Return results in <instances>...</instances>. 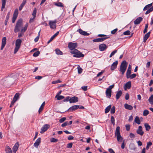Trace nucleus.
Listing matches in <instances>:
<instances>
[{"label":"nucleus","instance_id":"1","mask_svg":"<svg viewBox=\"0 0 153 153\" xmlns=\"http://www.w3.org/2000/svg\"><path fill=\"white\" fill-rule=\"evenodd\" d=\"M23 23L22 20V19H19L17 22L15 26L14 31L15 33H16L19 31L20 30L23 28L22 27Z\"/></svg>","mask_w":153,"mask_h":153},{"label":"nucleus","instance_id":"2","mask_svg":"<svg viewBox=\"0 0 153 153\" xmlns=\"http://www.w3.org/2000/svg\"><path fill=\"white\" fill-rule=\"evenodd\" d=\"M70 53L72 54H74L73 56L74 57L80 58L83 57L84 56V54L82 53L77 49H74L73 51H71Z\"/></svg>","mask_w":153,"mask_h":153},{"label":"nucleus","instance_id":"3","mask_svg":"<svg viewBox=\"0 0 153 153\" xmlns=\"http://www.w3.org/2000/svg\"><path fill=\"white\" fill-rule=\"evenodd\" d=\"M127 63L126 61L124 60L123 61L120 66V71L121 72L122 74H124L127 67Z\"/></svg>","mask_w":153,"mask_h":153},{"label":"nucleus","instance_id":"4","mask_svg":"<svg viewBox=\"0 0 153 153\" xmlns=\"http://www.w3.org/2000/svg\"><path fill=\"white\" fill-rule=\"evenodd\" d=\"M22 41L20 39H17L16 41V47L14 50V53L15 54L18 51L21 45Z\"/></svg>","mask_w":153,"mask_h":153},{"label":"nucleus","instance_id":"5","mask_svg":"<svg viewBox=\"0 0 153 153\" xmlns=\"http://www.w3.org/2000/svg\"><path fill=\"white\" fill-rule=\"evenodd\" d=\"M120 127L117 126L116 129L115 136H117V140L120 142L122 141L123 138L120 135Z\"/></svg>","mask_w":153,"mask_h":153},{"label":"nucleus","instance_id":"6","mask_svg":"<svg viewBox=\"0 0 153 153\" xmlns=\"http://www.w3.org/2000/svg\"><path fill=\"white\" fill-rule=\"evenodd\" d=\"M28 24L26 23L23 28H22L21 30V32L18 33V37L20 38L22 37L24 34V32L27 30L28 27Z\"/></svg>","mask_w":153,"mask_h":153},{"label":"nucleus","instance_id":"7","mask_svg":"<svg viewBox=\"0 0 153 153\" xmlns=\"http://www.w3.org/2000/svg\"><path fill=\"white\" fill-rule=\"evenodd\" d=\"M77 45L76 43L69 42L68 44V47L71 51H73L77 47Z\"/></svg>","mask_w":153,"mask_h":153},{"label":"nucleus","instance_id":"8","mask_svg":"<svg viewBox=\"0 0 153 153\" xmlns=\"http://www.w3.org/2000/svg\"><path fill=\"white\" fill-rule=\"evenodd\" d=\"M50 126L49 124H46L44 125L40 131V133L42 134L47 131V130L50 128Z\"/></svg>","mask_w":153,"mask_h":153},{"label":"nucleus","instance_id":"9","mask_svg":"<svg viewBox=\"0 0 153 153\" xmlns=\"http://www.w3.org/2000/svg\"><path fill=\"white\" fill-rule=\"evenodd\" d=\"M56 20L54 21H50L49 22V25L50 26V28L52 29H55L56 27Z\"/></svg>","mask_w":153,"mask_h":153},{"label":"nucleus","instance_id":"10","mask_svg":"<svg viewBox=\"0 0 153 153\" xmlns=\"http://www.w3.org/2000/svg\"><path fill=\"white\" fill-rule=\"evenodd\" d=\"M18 14V10L17 9H16L13 14L12 18V22L13 23L15 22L16 18H17Z\"/></svg>","mask_w":153,"mask_h":153},{"label":"nucleus","instance_id":"11","mask_svg":"<svg viewBox=\"0 0 153 153\" xmlns=\"http://www.w3.org/2000/svg\"><path fill=\"white\" fill-rule=\"evenodd\" d=\"M108 38L109 37L98 38L93 39V41L94 42H102Z\"/></svg>","mask_w":153,"mask_h":153},{"label":"nucleus","instance_id":"12","mask_svg":"<svg viewBox=\"0 0 153 153\" xmlns=\"http://www.w3.org/2000/svg\"><path fill=\"white\" fill-rule=\"evenodd\" d=\"M6 38L5 37L2 38L1 41V50H2L4 47L6 43Z\"/></svg>","mask_w":153,"mask_h":153},{"label":"nucleus","instance_id":"13","mask_svg":"<svg viewBox=\"0 0 153 153\" xmlns=\"http://www.w3.org/2000/svg\"><path fill=\"white\" fill-rule=\"evenodd\" d=\"M107 48L106 45L104 44H102L99 45V50L101 51H103Z\"/></svg>","mask_w":153,"mask_h":153},{"label":"nucleus","instance_id":"14","mask_svg":"<svg viewBox=\"0 0 153 153\" xmlns=\"http://www.w3.org/2000/svg\"><path fill=\"white\" fill-rule=\"evenodd\" d=\"M79 108V105H74L73 106L71 107H70L68 110V111L70 112L73 111H75L78 108Z\"/></svg>","mask_w":153,"mask_h":153},{"label":"nucleus","instance_id":"15","mask_svg":"<svg viewBox=\"0 0 153 153\" xmlns=\"http://www.w3.org/2000/svg\"><path fill=\"white\" fill-rule=\"evenodd\" d=\"M78 98L77 97L74 96L71 98V97L70 100V103L76 102L78 101Z\"/></svg>","mask_w":153,"mask_h":153},{"label":"nucleus","instance_id":"16","mask_svg":"<svg viewBox=\"0 0 153 153\" xmlns=\"http://www.w3.org/2000/svg\"><path fill=\"white\" fill-rule=\"evenodd\" d=\"M137 134L140 135L141 136L143 135L144 132L142 130V127L141 126H139L138 127V129L137 130Z\"/></svg>","mask_w":153,"mask_h":153},{"label":"nucleus","instance_id":"17","mask_svg":"<svg viewBox=\"0 0 153 153\" xmlns=\"http://www.w3.org/2000/svg\"><path fill=\"white\" fill-rule=\"evenodd\" d=\"M118 63V62L117 61H116L113 63L111 67V71L114 70L117 68Z\"/></svg>","mask_w":153,"mask_h":153},{"label":"nucleus","instance_id":"18","mask_svg":"<svg viewBox=\"0 0 153 153\" xmlns=\"http://www.w3.org/2000/svg\"><path fill=\"white\" fill-rule=\"evenodd\" d=\"M143 18L141 17H139L134 21V23L136 25H138L140 24Z\"/></svg>","mask_w":153,"mask_h":153},{"label":"nucleus","instance_id":"19","mask_svg":"<svg viewBox=\"0 0 153 153\" xmlns=\"http://www.w3.org/2000/svg\"><path fill=\"white\" fill-rule=\"evenodd\" d=\"M78 31L79 33L82 35L85 36H88L89 35V34L87 32L83 31L80 28L78 30Z\"/></svg>","mask_w":153,"mask_h":153},{"label":"nucleus","instance_id":"20","mask_svg":"<svg viewBox=\"0 0 153 153\" xmlns=\"http://www.w3.org/2000/svg\"><path fill=\"white\" fill-rule=\"evenodd\" d=\"M41 138L40 137L38 138L36 140L35 142L34 143V146L36 148H37L41 142Z\"/></svg>","mask_w":153,"mask_h":153},{"label":"nucleus","instance_id":"21","mask_svg":"<svg viewBox=\"0 0 153 153\" xmlns=\"http://www.w3.org/2000/svg\"><path fill=\"white\" fill-rule=\"evenodd\" d=\"M19 144L18 143H16L13 148V153H16L18 150L19 147Z\"/></svg>","mask_w":153,"mask_h":153},{"label":"nucleus","instance_id":"22","mask_svg":"<svg viewBox=\"0 0 153 153\" xmlns=\"http://www.w3.org/2000/svg\"><path fill=\"white\" fill-rule=\"evenodd\" d=\"M106 97L110 98L111 95V91L107 89L105 92Z\"/></svg>","mask_w":153,"mask_h":153},{"label":"nucleus","instance_id":"23","mask_svg":"<svg viewBox=\"0 0 153 153\" xmlns=\"http://www.w3.org/2000/svg\"><path fill=\"white\" fill-rule=\"evenodd\" d=\"M150 32H149L146 33L144 36L143 37V42H146L147 39L149 37L150 35Z\"/></svg>","mask_w":153,"mask_h":153},{"label":"nucleus","instance_id":"24","mask_svg":"<svg viewBox=\"0 0 153 153\" xmlns=\"http://www.w3.org/2000/svg\"><path fill=\"white\" fill-rule=\"evenodd\" d=\"M122 94V92L120 90L117 92L116 95V98L117 100H118L120 98V97L121 96Z\"/></svg>","mask_w":153,"mask_h":153},{"label":"nucleus","instance_id":"25","mask_svg":"<svg viewBox=\"0 0 153 153\" xmlns=\"http://www.w3.org/2000/svg\"><path fill=\"white\" fill-rule=\"evenodd\" d=\"M129 147L130 149L131 150L135 151L136 149V147L135 145L133 143H131L129 145Z\"/></svg>","mask_w":153,"mask_h":153},{"label":"nucleus","instance_id":"26","mask_svg":"<svg viewBox=\"0 0 153 153\" xmlns=\"http://www.w3.org/2000/svg\"><path fill=\"white\" fill-rule=\"evenodd\" d=\"M124 107L125 108L129 110H131L133 109V107L130 105H128L126 103L124 104Z\"/></svg>","mask_w":153,"mask_h":153},{"label":"nucleus","instance_id":"27","mask_svg":"<svg viewBox=\"0 0 153 153\" xmlns=\"http://www.w3.org/2000/svg\"><path fill=\"white\" fill-rule=\"evenodd\" d=\"M152 5V3H151L150 4H148L146 5L143 8V10H148L150 8Z\"/></svg>","mask_w":153,"mask_h":153},{"label":"nucleus","instance_id":"28","mask_svg":"<svg viewBox=\"0 0 153 153\" xmlns=\"http://www.w3.org/2000/svg\"><path fill=\"white\" fill-rule=\"evenodd\" d=\"M5 152L6 153H12L11 149L8 146H6Z\"/></svg>","mask_w":153,"mask_h":153},{"label":"nucleus","instance_id":"29","mask_svg":"<svg viewBox=\"0 0 153 153\" xmlns=\"http://www.w3.org/2000/svg\"><path fill=\"white\" fill-rule=\"evenodd\" d=\"M131 87V81H128L127 82L125 85L124 87V88L125 89V88H126L129 89Z\"/></svg>","mask_w":153,"mask_h":153},{"label":"nucleus","instance_id":"30","mask_svg":"<svg viewBox=\"0 0 153 153\" xmlns=\"http://www.w3.org/2000/svg\"><path fill=\"white\" fill-rule=\"evenodd\" d=\"M136 75L135 74H133L131 75H127L126 77L127 79L130 78L131 79H133L136 77Z\"/></svg>","mask_w":153,"mask_h":153},{"label":"nucleus","instance_id":"31","mask_svg":"<svg viewBox=\"0 0 153 153\" xmlns=\"http://www.w3.org/2000/svg\"><path fill=\"white\" fill-rule=\"evenodd\" d=\"M6 2V0H1L2 6L1 10L2 11L4 8Z\"/></svg>","mask_w":153,"mask_h":153},{"label":"nucleus","instance_id":"32","mask_svg":"<svg viewBox=\"0 0 153 153\" xmlns=\"http://www.w3.org/2000/svg\"><path fill=\"white\" fill-rule=\"evenodd\" d=\"M131 65L130 64L129 65L128 69L127 71V72L126 73V76H127V75H129L131 74Z\"/></svg>","mask_w":153,"mask_h":153},{"label":"nucleus","instance_id":"33","mask_svg":"<svg viewBox=\"0 0 153 153\" xmlns=\"http://www.w3.org/2000/svg\"><path fill=\"white\" fill-rule=\"evenodd\" d=\"M45 105V102H44L41 105L39 110V113L40 114V112L42 111Z\"/></svg>","mask_w":153,"mask_h":153},{"label":"nucleus","instance_id":"34","mask_svg":"<svg viewBox=\"0 0 153 153\" xmlns=\"http://www.w3.org/2000/svg\"><path fill=\"white\" fill-rule=\"evenodd\" d=\"M56 53L58 55H62L63 54L62 52L59 49L57 48L55 50Z\"/></svg>","mask_w":153,"mask_h":153},{"label":"nucleus","instance_id":"35","mask_svg":"<svg viewBox=\"0 0 153 153\" xmlns=\"http://www.w3.org/2000/svg\"><path fill=\"white\" fill-rule=\"evenodd\" d=\"M55 97V98H57V99L58 100H60L64 99V97L62 95H56Z\"/></svg>","mask_w":153,"mask_h":153},{"label":"nucleus","instance_id":"36","mask_svg":"<svg viewBox=\"0 0 153 153\" xmlns=\"http://www.w3.org/2000/svg\"><path fill=\"white\" fill-rule=\"evenodd\" d=\"M134 122L138 124H140V119L138 117L136 116L134 119Z\"/></svg>","mask_w":153,"mask_h":153},{"label":"nucleus","instance_id":"37","mask_svg":"<svg viewBox=\"0 0 153 153\" xmlns=\"http://www.w3.org/2000/svg\"><path fill=\"white\" fill-rule=\"evenodd\" d=\"M111 105H109L107 106L105 109V113H107L109 111L111 108Z\"/></svg>","mask_w":153,"mask_h":153},{"label":"nucleus","instance_id":"38","mask_svg":"<svg viewBox=\"0 0 153 153\" xmlns=\"http://www.w3.org/2000/svg\"><path fill=\"white\" fill-rule=\"evenodd\" d=\"M148 100L151 104L152 105H153V95H151L149 98Z\"/></svg>","mask_w":153,"mask_h":153},{"label":"nucleus","instance_id":"39","mask_svg":"<svg viewBox=\"0 0 153 153\" xmlns=\"http://www.w3.org/2000/svg\"><path fill=\"white\" fill-rule=\"evenodd\" d=\"M54 5L59 7H63V4L60 2H59L58 3H54Z\"/></svg>","mask_w":153,"mask_h":153},{"label":"nucleus","instance_id":"40","mask_svg":"<svg viewBox=\"0 0 153 153\" xmlns=\"http://www.w3.org/2000/svg\"><path fill=\"white\" fill-rule=\"evenodd\" d=\"M144 126L147 131H149L151 128L150 126L147 123H145L144 124Z\"/></svg>","mask_w":153,"mask_h":153},{"label":"nucleus","instance_id":"41","mask_svg":"<svg viewBox=\"0 0 153 153\" xmlns=\"http://www.w3.org/2000/svg\"><path fill=\"white\" fill-rule=\"evenodd\" d=\"M153 11V6L149 9L148 10H147L145 13L146 15H147L150 13L151 12Z\"/></svg>","mask_w":153,"mask_h":153},{"label":"nucleus","instance_id":"42","mask_svg":"<svg viewBox=\"0 0 153 153\" xmlns=\"http://www.w3.org/2000/svg\"><path fill=\"white\" fill-rule=\"evenodd\" d=\"M40 53V51H38L33 54V56L34 57L37 56L39 55Z\"/></svg>","mask_w":153,"mask_h":153},{"label":"nucleus","instance_id":"43","mask_svg":"<svg viewBox=\"0 0 153 153\" xmlns=\"http://www.w3.org/2000/svg\"><path fill=\"white\" fill-rule=\"evenodd\" d=\"M36 8H34V10L32 13V15L33 16L34 18H35L36 16Z\"/></svg>","mask_w":153,"mask_h":153},{"label":"nucleus","instance_id":"44","mask_svg":"<svg viewBox=\"0 0 153 153\" xmlns=\"http://www.w3.org/2000/svg\"><path fill=\"white\" fill-rule=\"evenodd\" d=\"M149 114V111L147 110H145L143 111V115L146 116Z\"/></svg>","mask_w":153,"mask_h":153},{"label":"nucleus","instance_id":"45","mask_svg":"<svg viewBox=\"0 0 153 153\" xmlns=\"http://www.w3.org/2000/svg\"><path fill=\"white\" fill-rule=\"evenodd\" d=\"M115 111V106H113L111 108V114H114Z\"/></svg>","mask_w":153,"mask_h":153},{"label":"nucleus","instance_id":"46","mask_svg":"<svg viewBox=\"0 0 153 153\" xmlns=\"http://www.w3.org/2000/svg\"><path fill=\"white\" fill-rule=\"evenodd\" d=\"M58 140L54 138H51L50 140V141L51 142H56L58 141Z\"/></svg>","mask_w":153,"mask_h":153},{"label":"nucleus","instance_id":"47","mask_svg":"<svg viewBox=\"0 0 153 153\" xmlns=\"http://www.w3.org/2000/svg\"><path fill=\"white\" fill-rule=\"evenodd\" d=\"M19 93H16L15 95L13 98L15 99H16L17 100H18V99L19 98Z\"/></svg>","mask_w":153,"mask_h":153},{"label":"nucleus","instance_id":"48","mask_svg":"<svg viewBox=\"0 0 153 153\" xmlns=\"http://www.w3.org/2000/svg\"><path fill=\"white\" fill-rule=\"evenodd\" d=\"M117 50H115L113 51L110 54L109 57L110 58H111L112 57V56L114 55V54L117 52Z\"/></svg>","mask_w":153,"mask_h":153},{"label":"nucleus","instance_id":"49","mask_svg":"<svg viewBox=\"0 0 153 153\" xmlns=\"http://www.w3.org/2000/svg\"><path fill=\"white\" fill-rule=\"evenodd\" d=\"M123 34L125 35H128L130 34V31L127 30L124 32Z\"/></svg>","mask_w":153,"mask_h":153},{"label":"nucleus","instance_id":"50","mask_svg":"<svg viewBox=\"0 0 153 153\" xmlns=\"http://www.w3.org/2000/svg\"><path fill=\"white\" fill-rule=\"evenodd\" d=\"M111 121L112 124H113V125H114L115 124V123L114 121L115 120L114 118V117L113 116H111Z\"/></svg>","mask_w":153,"mask_h":153},{"label":"nucleus","instance_id":"51","mask_svg":"<svg viewBox=\"0 0 153 153\" xmlns=\"http://www.w3.org/2000/svg\"><path fill=\"white\" fill-rule=\"evenodd\" d=\"M71 97L69 96H68L66 97V98L65 99H64L63 100V101L64 102H68L69 101L70 102V99Z\"/></svg>","mask_w":153,"mask_h":153},{"label":"nucleus","instance_id":"52","mask_svg":"<svg viewBox=\"0 0 153 153\" xmlns=\"http://www.w3.org/2000/svg\"><path fill=\"white\" fill-rule=\"evenodd\" d=\"M61 82V81H60L59 79H58L57 80H55V81H52V84H54L57 83H60V82Z\"/></svg>","mask_w":153,"mask_h":153},{"label":"nucleus","instance_id":"53","mask_svg":"<svg viewBox=\"0 0 153 153\" xmlns=\"http://www.w3.org/2000/svg\"><path fill=\"white\" fill-rule=\"evenodd\" d=\"M10 12H9L7 14V16H6V20L5 21H8V20L9 19V18L10 17Z\"/></svg>","mask_w":153,"mask_h":153},{"label":"nucleus","instance_id":"54","mask_svg":"<svg viewBox=\"0 0 153 153\" xmlns=\"http://www.w3.org/2000/svg\"><path fill=\"white\" fill-rule=\"evenodd\" d=\"M66 120V118L65 117H63L61 118L60 119L59 122L60 123H62L64 122Z\"/></svg>","mask_w":153,"mask_h":153},{"label":"nucleus","instance_id":"55","mask_svg":"<svg viewBox=\"0 0 153 153\" xmlns=\"http://www.w3.org/2000/svg\"><path fill=\"white\" fill-rule=\"evenodd\" d=\"M78 71L79 74H80L82 72V69L79 66L78 67Z\"/></svg>","mask_w":153,"mask_h":153},{"label":"nucleus","instance_id":"56","mask_svg":"<svg viewBox=\"0 0 153 153\" xmlns=\"http://www.w3.org/2000/svg\"><path fill=\"white\" fill-rule=\"evenodd\" d=\"M59 32H57L56 33H55L54 35H53L51 38H52L53 39L58 34H59Z\"/></svg>","mask_w":153,"mask_h":153},{"label":"nucleus","instance_id":"57","mask_svg":"<svg viewBox=\"0 0 153 153\" xmlns=\"http://www.w3.org/2000/svg\"><path fill=\"white\" fill-rule=\"evenodd\" d=\"M88 86H83L81 88L84 91H86L87 90Z\"/></svg>","mask_w":153,"mask_h":153},{"label":"nucleus","instance_id":"58","mask_svg":"<svg viewBox=\"0 0 153 153\" xmlns=\"http://www.w3.org/2000/svg\"><path fill=\"white\" fill-rule=\"evenodd\" d=\"M117 30H118L117 28L115 29H114L112 30L111 31V34H115L116 33V32L117 31Z\"/></svg>","mask_w":153,"mask_h":153},{"label":"nucleus","instance_id":"59","mask_svg":"<svg viewBox=\"0 0 153 153\" xmlns=\"http://www.w3.org/2000/svg\"><path fill=\"white\" fill-rule=\"evenodd\" d=\"M127 131H128L130 129V126L129 125H126L125 126Z\"/></svg>","mask_w":153,"mask_h":153},{"label":"nucleus","instance_id":"60","mask_svg":"<svg viewBox=\"0 0 153 153\" xmlns=\"http://www.w3.org/2000/svg\"><path fill=\"white\" fill-rule=\"evenodd\" d=\"M129 137L131 138H134L135 137V136L132 133H131L129 134Z\"/></svg>","mask_w":153,"mask_h":153},{"label":"nucleus","instance_id":"61","mask_svg":"<svg viewBox=\"0 0 153 153\" xmlns=\"http://www.w3.org/2000/svg\"><path fill=\"white\" fill-rule=\"evenodd\" d=\"M114 86V85L113 84L112 85L110 86L107 89H108L109 90L111 91L112 89Z\"/></svg>","mask_w":153,"mask_h":153},{"label":"nucleus","instance_id":"62","mask_svg":"<svg viewBox=\"0 0 153 153\" xmlns=\"http://www.w3.org/2000/svg\"><path fill=\"white\" fill-rule=\"evenodd\" d=\"M125 98L126 100H128L129 99V94L128 93H127L126 94Z\"/></svg>","mask_w":153,"mask_h":153},{"label":"nucleus","instance_id":"63","mask_svg":"<svg viewBox=\"0 0 153 153\" xmlns=\"http://www.w3.org/2000/svg\"><path fill=\"white\" fill-rule=\"evenodd\" d=\"M68 124V123L67 122H65L63 124H62L61 125V126L62 127H65L67 126Z\"/></svg>","mask_w":153,"mask_h":153},{"label":"nucleus","instance_id":"64","mask_svg":"<svg viewBox=\"0 0 153 153\" xmlns=\"http://www.w3.org/2000/svg\"><path fill=\"white\" fill-rule=\"evenodd\" d=\"M72 143H71L67 144V147L68 148H70L72 147Z\"/></svg>","mask_w":153,"mask_h":153}]
</instances>
